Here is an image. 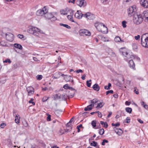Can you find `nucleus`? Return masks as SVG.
<instances>
[{"instance_id":"1","label":"nucleus","mask_w":148,"mask_h":148,"mask_svg":"<svg viewBox=\"0 0 148 148\" xmlns=\"http://www.w3.org/2000/svg\"><path fill=\"white\" fill-rule=\"evenodd\" d=\"M143 19L142 15L140 14H136L133 16V22L136 25H139L143 21Z\"/></svg>"},{"instance_id":"2","label":"nucleus","mask_w":148,"mask_h":148,"mask_svg":"<svg viewBox=\"0 0 148 148\" xmlns=\"http://www.w3.org/2000/svg\"><path fill=\"white\" fill-rule=\"evenodd\" d=\"M40 31V30L39 29L32 26H30L29 29L27 30L28 33L36 36H38V33Z\"/></svg>"},{"instance_id":"3","label":"nucleus","mask_w":148,"mask_h":148,"mask_svg":"<svg viewBox=\"0 0 148 148\" xmlns=\"http://www.w3.org/2000/svg\"><path fill=\"white\" fill-rule=\"evenodd\" d=\"M147 34H146L142 36L141 38V43L143 47L148 48V36L145 37Z\"/></svg>"},{"instance_id":"4","label":"nucleus","mask_w":148,"mask_h":148,"mask_svg":"<svg viewBox=\"0 0 148 148\" xmlns=\"http://www.w3.org/2000/svg\"><path fill=\"white\" fill-rule=\"evenodd\" d=\"M136 6L134 5L130 7L128 10V15L130 17H131L132 15L135 14V12L137 10L136 8Z\"/></svg>"},{"instance_id":"5","label":"nucleus","mask_w":148,"mask_h":148,"mask_svg":"<svg viewBox=\"0 0 148 148\" xmlns=\"http://www.w3.org/2000/svg\"><path fill=\"white\" fill-rule=\"evenodd\" d=\"M47 12V10L44 7L42 8V9L38 10L36 12V14L38 15L42 16L44 14H45Z\"/></svg>"},{"instance_id":"6","label":"nucleus","mask_w":148,"mask_h":148,"mask_svg":"<svg viewBox=\"0 0 148 148\" xmlns=\"http://www.w3.org/2000/svg\"><path fill=\"white\" fill-rule=\"evenodd\" d=\"M6 39L10 42H12L14 39V35L13 34L8 33H6L5 34Z\"/></svg>"},{"instance_id":"7","label":"nucleus","mask_w":148,"mask_h":148,"mask_svg":"<svg viewBox=\"0 0 148 148\" xmlns=\"http://www.w3.org/2000/svg\"><path fill=\"white\" fill-rule=\"evenodd\" d=\"M84 17H86L89 19L92 20L94 19L95 18L94 15L89 12H87L86 14H84Z\"/></svg>"},{"instance_id":"8","label":"nucleus","mask_w":148,"mask_h":148,"mask_svg":"<svg viewBox=\"0 0 148 148\" xmlns=\"http://www.w3.org/2000/svg\"><path fill=\"white\" fill-rule=\"evenodd\" d=\"M77 4L80 7L85 6L86 5V2L85 0H79L77 1Z\"/></svg>"},{"instance_id":"9","label":"nucleus","mask_w":148,"mask_h":148,"mask_svg":"<svg viewBox=\"0 0 148 148\" xmlns=\"http://www.w3.org/2000/svg\"><path fill=\"white\" fill-rule=\"evenodd\" d=\"M79 32L81 35H85L86 36H90L91 34L90 32L86 29H81Z\"/></svg>"},{"instance_id":"10","label":"nucleus","mask_w":148,"mask_h":148,"mask_svg":"<svg viewBox=\"0 0 148 148\" xmlns=\"http://www.w3.org/2000/svg\"><path fill=\"white\" fill-rule=\"evenodd\" d=\"M103 23H99V22H97L95 23V26L99 32H101V29L103 27Z\"/></svg>"},{"instance_id":"11","label":"nucleus","mask_w":148,"mask_h":148,"mask_svg":"<svg viewBox=\"0 0 148 148\" xmlns=\"http://www.w3.org/2000/svg\"><path fill=\"white\" fill-rule=\"evenodd\" d=\"M140 3L141 5L145 8H148V1L147 0H141Z\"/></svg>"},{"instance_id":"12","label":"nucleus","mask_w":148,"mask_h":148,"mask_svg":"<svg viewBox=\"0 0 148 148\" xmlns=\"http://www.w3.org/2000/svg\"><path fill=\"white\" fill-rule=\"evenodd\" d=\"M84 14H82L81 11H77V12L75 14L74 16L76 18L78 19H80L82 18V16H84Z\"/></svg>"},{"instance_id":"13","label":"nucleus","mask_w":148,"mask_h":148,"mask_svg":"<svg viewBox=\"0 0 148 148\" xmlns=\"http://www.w3.org/2000/svg\"><path fill=\"white\" fill-rule=\"evenodd\" d=\"M27 91L28 92V95H31L34 94V88L32 86H29L27 88Z\"/></svg>"},{"instance_id":"14","label":"nucleus","mask_w":148,"mask_h":148,"mask_svg":"<svg viewBox=\"0 0 148 148\" xmlns=\"http://www.w3.org/2000/svg\"><path fill=\"white\" fill-rule=\"evenodd\" d=\"M129 65L130 68L135 70V65L134 62V61L132 59H131L129 61Z\"/></svg>"},{"instance_id":"15","label":"nucleus","mask_w":148,"mask_h":148,"mask_svg":"<svg viewBox=\"0 0 148 148\" xmlns=\"http://www.w3.org/2000/svg\"><path fill=\"white\" fill-rule=\"evenodd\" d=\"M69 8H67L65 9L62 10L60 11V14L63 15H66L68 14V11Z\"/></svg>"},{"instance_id":"16","label":"nucleus","mask_w":148,"mask_h":148,"mask_svg":"<svg viewBox=\"0 0 148 148\" xmlns=\"http://www.w3.org/2000/svg\"><path fill=\"white\" fill-rule=\"evenodd\" d=\"M119 51L122 54L123 56L125 55L126 53H127V49L125 47H122L119 49Z\"/></svg>"},{"instance_id":"17","label":"nucleus","mask_w":148,"mask_h":148,"mask_svg":"<svg viewBox=\"0 0 148 148\" xmlns=\"http://www.w3.org/2000/svg\"><path fill=\"white\" fill-rule=\"evenodd\" d=\"M102 31H101L103 33L105 34L108 32V29L107 27L105 25H103L101 29Z\"/></svg>"},{"instance_id":"18","label":"nucleus","mask_w":148,"mask_h":148,"mask_svg":"<svg viewBox=\"0 0 148 148\" xmlns=\"http://www.w3.org/2000/svg\"><path fill=\"white\" fill-rule=\"evenodd\" d=\"M71 123H69V122L68 123L66 124V127H67V128H69V129H65V132H69L72 129V127L71 126Z\"/></svg>"},{"instance_id":"19","label":"nucleus","mask_w":148,"mask_h":148,"mask_svg":"<svg viewBox=\"0 0 148 148\" xmlns=\"http://www.w3.org/2000/svg\"><path fill=\"white\" fill-rule=\"evenodd\" d=\"M124 56L127 58V59H135V57L134 55L132 54H129L128 52L126 53Z\"/></svg>"},{"instance_id":"20","label":"nucleus","mask_w":148,"mask_h":148,"mask_svg":"<svg viewBox=\"0 0 148 148\" xmlns=\"http://www.w3.org/2000/svg\"><path fill=\"white\" fill-rule=\"evenodd\" d=\"M144 15V17L145 18V21L146 22H148V12H147L144 11L143 13Z\"/></svg>"},{"instance_id":"21","label":"nucleus","mask_w":148,"mask_h":148,"mask_svg":"<svg viewBox=\"0 0 148 148\" xmlns=\"http://www.w3.org/2000/svg\"><path fill=\"white\" fill-rule=\"evenodd\" d=\"M92 88L94 89V90L97 91H98L100 89V87L97 84H95L93 86Z\"/></svg>"},{"instance_id":"22","label":"nucleus","mask_w":148,"mask_h":148,"mask_svg":"<svg viewBox=\"0 0 148 148\" xmlns=\"http://www.w3.org/2000/svg\"><path fill=\"white\" fill-rule=\"evenodd\" d=\"M53 15L52 13H47L45 15V17L48 19H50L52 16Z\"/></svg>"},{"instance_id":"23","label":"nucleus","mask_w":148,"mask_h":148,"mask_svg":"<svg viewBox=\"0 0 148 148\" xmlns=\"http://www.w3.org/2000/svg\"><path fill=\"white\" fill-rule=\"evenodd\" d=\"M61 74V73H56L54 74L53 76V77L54 79H58L60 77V74Z\"/></svg>"},{"instance_id":"24","label":"nucleus","mask_w":148,"mask_h":148,"mask_svg":"<svg viewBox=\"0 0 148 148\" xmlns=\"http://www.w3.org/2000/svg\"><path fill=\"white\" fill-rule=\"evenodd\" d=\"M92 146H93L96 147V148H99V146L97 145V143L95 141H93L90 144Z\"/></svg>"},{"instance_id":"25","label":"nucleus","mask_w":148,"mask_h":148,"mask_svg":"<svg viewBox=\"0 0 148 148\" xmlns=\"http://www.w3.org/2000/svg\"><path fill=\"white\" fill-rule=\"evenodd\" d=\"M64 79L67 82L70 81L72 77L71 76H68L67 75L64 77Z\"/></svg>"},{"instance_id":"26","label":"nucleus","mask_w":148,"mask_h":148,"mask_svg":"<svg viewBox=\"0 0 148 148\" xmlns=\"http://www.w3.org/2000/svg\"><path fill=\"white\" fill-rule=\"evenodd\" d=\"M14 46L15 48L21 50L23 48L22 46L21 45L17 43L14 44Z\"/></svg>"},{"instance_id":"27","label":"nucleus","mask_w":148,"mask_h":148,"mask_svg":"<svg viewBox=\"0 0 148 148\" xmlns=\"http://www.w3.org/2000/svg\"><path fill=\"white\" fill-rule=\"evenodd\" d=\"M92 108V106L90 105L88 106L87 107H85L84 109V110L85 111H87L88 110H90Z\"/></svg>"},{"instance_id":"28","label":"nucleus","mask_w":148,"mask_h":148,"mask_svg":"<svg viewBox=\"0 0 148 148\" xmlns=\"http://www.w3.org/2000/svg\"><path fill=\"white\" fill-rule=\"evenodd\" d=\"M114 41L116 42H123L124 41L121 40L119 36L116 37L114 38Z\"/></svg>"},{"instance_id":"29","label":"nucleus","mask_w":148,"mask_h":148,"mask_svg":"<svg viewBox=\"0 0 148 148\" xmlns=\"http://www.w3.org/2000/svg\"><path fill=\"white\" fill-rule=\"evenodd\" d=\"M98 101L97 99H95L91 101V104H90L92 106H94V104Z\"/></svg>"},{"instance_id":"30","label":"nucleus","mask_w":148,"mask_h":148,"mask_svg":"<svg viewBox=\"0 0 148 148\" xmlns=\"http://www.w3.org/2000/svg\"><path fill=\"white\" fill-rule=\"evenodd\" d=\"M20 118V117L19 116V115H18V116L16 115L15 117V123L17 124L18 123H19Z\"/></svg>"},{"instance_id":"31","label":"nucleus","mask_w":148,"mask_h":148,"mask_svg":"<svg viewBox=\"0 0 148 148\" xmlns=\"http://www.w3.org/2000/svg\"><path fill=\"white\" fill-rule=\"evenodd\" d=\"M115 132H116V134H117L119 135H120L121 134L122 132V130L120 129H116L115 130Z\"/></svg>"},{"instance_id":"32","label":"nucleus","mask_w":148,"mask_h":148,"mask_svg":"<svg viewBox=\"0 0 148 148\" xmlns=\"http://www.w3.org/2000/svg\"><path fill=\"white\" fill-rule=\"evenodd\" d=\"M62 99L64 100H65L67 99V97H68V95L66 94H62Z\"/></svg>"},{"instance_id":"33","label":"nucleus","mask_w":148,"mask_h":148,"mask_svg":"<svg viewBox=\"0 0 148 148\" xmlns=\"http://www.w3.org/2000/svg\"><path fill=\"white\" fill-rule=\"evenodd\" d=\"M100 124L102 125H103V127H105V128H107L108 127V124L106 122H104L103 121H100Z\"/></svg>"},{"instance_id":"34","label":"nucleus","mask_w":148,"mask_h":148,"mask_svg":"<svg viewBox=\"0 0 148 148\" xmlns=\"http://www.w3.org/2000/svg\"><path fill=\"white\" fill-rule=\"evenodd\" d=\"M70 92V91H69V93L68 94V97H69L70 98H72L74 96V95L75 94V92Z\"/></svg>"},{"instance_id":"35","label":"nucleus","mask_w":148,"mask_h":148,"mask_svg":"<svg viewBox=\"0 0 148 148\" xmlns=\"http://www.w3.org/2000/svg\"><path fill=\"white\" fill-rule=\"evenodd\" d=\"M60 26H63V27H65L66 28L68 29H70L71 28L70 26H69V25H68L67 24H63V23H60Z\"/></svg>"},{"instance_id":"36","label":"nucleus","mask_w":148,"mask_h":148,"mask_svg":"<svg viewBox=\"0 0 148 148\" xmlns=\"http://www.w3.org/2000/svg\"><path fill=\"white\" fill-rule=\"evenodd\" d=\"M104 105V103L103 102H100L99 103H98L97 105V107H96V108H101Z\"/></svg>"},{"instance_id":"37","label":"nucleus","mask_w":148,"mask_h":148,"mask_svg":"<svg viewBox=\"0 0 148 148\" xmlns=\"http://www.w3.org/2000/svg\"><path fill=\"white\" fill-rule=\"evenodd\" d=\"M125 110L126 111L129 113H131L132 112V109L131 108H129V107H127L125 108Z\"/></svg>"},{"instance_id":"38","label":"nucleus","mask_w":148,"mask_h":148,"mask_svg":"<svg viewBox=\"0 0 148 148\" xmlns=\"http://www.w3.org/2000/svg\"><path fill=\"white\" fill-rule=\"evenodd\" d=\"M73 16L68 15L67 16V18L70 21L74 22V21L73 20Z\"/></svg>"},{"instance_id":"39","label":"nucleus","mask_w":148,"mask_h":148,"mask_svg":"<svg viewBox=\"0 0 148 148\" xmlns=\"http://www.w3.org/2000/svg\"><path fill=\"white\" fill-rule=\"evenodd\" d=\"M73 10L69 8L68 11V13H69V14L68 15L73 16Z\"/></svg>"},{"instance_id":"40","label":"nucleus","mask_w":148,"mask_h":148,"mask_svg":"<svg viewBox=\"0 0 148 148\" xmlns=\"http://www.w3.org/2000/svg\"><path fill=\"white\" fill-rule=\"evenodd\" d=\"M55 99H60L61 98V95L58 96L57 94H56L54 96Z\"/></svg>"},{"instance_id":"41","label":"nucleus","mask_w":148,"mask_h":148,"mask_svg":"<svg viewBox=\"0 0 148 148\" xmlns=\"http://www.w3.org/2000/svg\"><path fill=\"white\" fill-rule=\"evenodd\" d=\"M104 130L103 128H102L100 130L99 133L100 134L102 135L104 134Z\"/></svg>"},{"instance_id":"42","label":"nucleus","mask_w":148,"mask_h":148,"mask_svg":"<svg viewBox=\"0 0 148 148\" xmlns=\"http://www.w3.org/2000/svg\"><path fill=\"white\" fill-rule=\"evenodd\" d=\"M0 44L1 45L3 46H6V42L4 41H1L0 42Z\"/></svg>"},{"instance_id":"43","label":"nucleus","mask_w":148,"mask_h":148,"mask_svg":"<svg viewBox=\"0 0 148 148\" xmlns=\"http://www.w3.org/2000/svg\"><path fill=\"white\" fill-rule=\"evenodd\" d=\"M122 25L123 27L125 28L126 27L127 25L126 24L127 23V22L126 21H123L122 22Z\"/></svg>"},{"instance_id":"44","label":"nucleus","mask_w":148,"mask_h":148,"mask_svg":"<svg viewBox=\"0 0 148 148\" xmlns=\"http://www.w3.org/2000/svg\"><path fill=\"white\" fill-rule=\"evenodd\" d=\"M96 121H92L91 124L93 128H95L96 126Z\"/></svg>"},{"instance_id":"45","label":"nucleus","mask_w":148,"mask_h":148,"mask_svg":"<svg viewBox=\"0 0 148 148\" xmlns=\"http://www.w3.org/2000/svg\"><path fill=\"white\" fill-rule=\"evenodd\" d=\"M3 63H7L8 62L10 64L11 62V61L10 60V59H6L5 60L3 61Z\"/></svg>"},{"instance_id":"46","label":"nucleus","mask_w":148,"mask_h":148,"mask_svg":"<svg viewBox=\"0 0 148 148\" xmlns=\"http://www.w3.org/2000/svg\"><path fill=\"white\" fill-rule=\"evenodd\" d=\"M42 76L41 75H38L36 76L37 79L40 80L42 78Z\"/></svg>"},{"instance_id":"47","label":"nucleus","mask_w":148,"mask_h":148,"mask_svg":"<svg viewBox=\"0 0 148 148\" xmlns=\"http://www.w3.org/2000/svg\"><path fill=\"white\" fill-rule=\"evenodd\" d=\"M47 120L48 121H51V116L50 115L48 114H47Z\"/></svg>"},{"instance_id":"48","label":"nucleus","mask_w":148,"mask_h":148,"mask_svg":"<svg viewBox=\"0 0 148 148\" xmlns=\"http://www.w3.org/2000/svg\"><path fill=\"white\" fill-rule=\"evenodd\" d=\"M108 140H106V139H104L103 140V142L101 143V145H105V143H108Z\"/></svg>"},{"instance_id":"49","label":"nucleus","mask_w":148,"mask_h":148,"mask_svg":"<svg viewBox=\"0 0 148 148\" xmlns=\"http://www.w3.org/2000/svg\"><path fill=\"white\" fill-rule=\"evenodd\" d=\"M134 92L137 95H138L139 93V92L138 91V90L137 89L136 87H135L134 88Z\"/></svg>"},{"instance_id":"50","label":"nucleus","mask_w":148,"mask_h":148,"mask_svg":"<svg viewBox=\"0 0 148 148\" xmlns=\"http://www.w3.org/2000/svg\"><path fill=\"white\" fill-rule=\"evenodd\" d=\"M113 90H108L106 92V94L107 95L110 93V94L113 93Z\"/></svg>"},{"instance_id":"51","label":"nucleus","mask_w":148,"mask_h":148,"mask_svg":"<svg viewBox=\"0 0 148 148\" xmlns=\"http://www.w3.org/2000/svg\"><path fill=\"white\" fill-rule=\"evenodd\" d=\"M82 125L80 124L79 125L77 126V132H79L80 130V129H79V127H82Z\"/></svg>"},{"instance_id":"52","label":"nucleus","mask_w":148,"mask_h":148,"mask_svg":"<svg viewBox=\"0 0 148 148\" xmlns=\"http://www.w3.org/2000/svg\"><path fill=\"white\" fill-rule=\"evenodd\" d=\"M50 19L52 21H55L56 20L57 18L56 17L54 16L53 15V16H52Z\"/></svg>"},{"instance_id":"53","label":"nucleus","mask_w":148,"mask_h":148,"mask_svg":"<svg viewBox=\"0 0 148 148\" xmlns=\"http://www.w3.org/2000/svg\"><path fill=\"white\" fill-rule=\"evenodd\" d=\"M33 100L34 99L33 98H31V100L29 101V103H32L33 105H35V102H33Z\"/></svg>"},{"instance_id":"54","label":"nucleus","mask_w":148,"mask_h":148,"mask_svg":"<svg viewBox=\"0 0 148 148\" xmlns=\"http://www.w3.org/2000/svg\"><path fill=\"white\" fill-rule=\"evenodd\" d=\"M132 47L133 49H136L137 48V45L135 44H133L132 45Z\"/></svg>"},{"instance_id":"55","label":"nucleus","mask_w":148,"mask_h":148,"mask_svg":"<svg viewBox=\"0 0 148 148\" xmlns=\"http://www.w3.org/2000/svg\"><path fill=\"white\" fill-rule=\"evenodd\" d=\"M48 99V97H44L42 99V101L43 102H45L47 101Z\"/></svg>"},{"instance_id":"56","label":"nucleus","mask_w":148,"mask_h":148,"mask_svg":"<svg viewBox=\"0 0 148 148\" xmlns=\"http://www.w3.org/2000/svg\"><path fill=\"white\" fill-rule=\"evenodd\" d=\"M63 88L66 89H69V86H68V84H66L64 86Z\"/></svg>"},{"instance_id":"57","label":"nucleus","mask_w":148,"mask_h":148,"mask_svg":"<svg viewBox=\"0 0 148 148\" xmlns=\"http://www.w3.org/2000/svg\"><path fill=\"white\" fill-rule=\"evenodd\" d=\"M120 125V124L119 123H117L116 124H114V123H112V126H119V125Z\"/></svg>"},{"instance_id":"58","label":"nucleus","mask_w":148,"mask_h":148,"mask_svg":"<svg viewBox=\"0 0 148 148\" xmlns=\"http://www.w3.org/2000/svg\"><path fill=\"white\" fill-rule=\"evenodd\" d=\"M6 124L4 123H3L1 124L0 125V127L1 128H3L4 127L6 126Z\"/></svg>"},{"instance_id":"59","label":"nucleus","mask_w":148,"mask_h":148,"mask_svg":"<svg viewBox=\"0 0 148 148\" xmlns=\"http://www.w3.org/2000/svg\"><path fill=\"white\" fill-rule=\"evenodd\" d=\"M88 112H84L82 114V116L85 117L87 116V114H88Z\"/></svg>"},{"instance_id":"60","label":"nucleus","mask_w":148,"mask_h":148,"mask_svg":"<svg viewBox=\"0 0 148 148\" xmlns=\"http://www.w3.org/2000/svg\"><path fill=\"white\" fill-rule=\"evenodd\" d=\"M96 113L98 114V116L99 117H101L102 116V114L101 112L99 111H96Z\"/></svg>"},{"instance_id":"61","label":"nucleus","mask_w":148,"mask_h":148,"mask_svg":"<svg viewBox=\"0 0 148 148\" xmlns=\"http://www.w3.org/2000/svg\"><path fill=\"white\" fill-rule=\"evenodd\" d=\"M23 125L25 127H27L28 126V124L27 122L26 121H25L24 122H23Z\"/></svg>"},{"instance_id":"62","label":"nucleus","mask_w":148,"mask_h":148,"mask_svg":"<svg viewBox=\"0 0 148 148\" xmlns=\"http://www.w3.org/2000/svg\"><path fill=\"white\" fill-rule=\"evenodd\" d=\"M17 36L18 38H19L21 39H22L24 38V36L21 34H18Z\"/></svg>"},{"instance_id":"63","label":"nucleus","mask_w":148,"mask_h":148,"mask_svg":"<svg viewBox=\"0 0 148 148\" xmlns=\"http://www.w3.org/2000/svg\"><path fill=\"white\" fill-rule=\"evenodd\" d=\"M86 84L87 85L88 87H90V86L91 85V83H89L88 81H86Z\"/></svg>"},{"instance_id":"64","label":"nucleus","mask_w":148,"mask_h":148,"mask_svg":"<svg viewBox=\"0 0 148 148\" xmlns=\"http://www.w3.org/2000/svg\"><path fill=\"white\" fill-rule=\"evenodd\" d=\"M111 55L113 57L116 56V55L114 52L112 51L111 52Z\"/></svg>"}]
</instances>
